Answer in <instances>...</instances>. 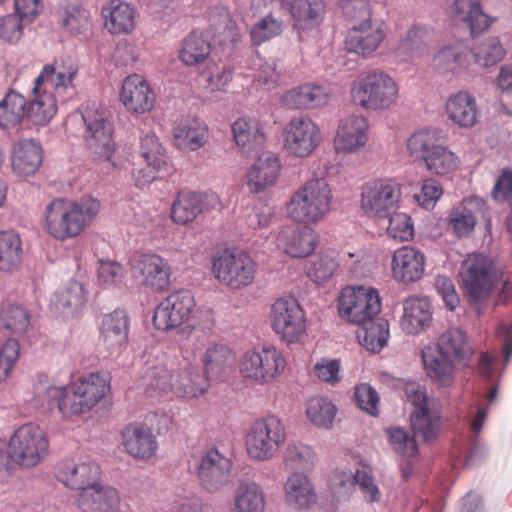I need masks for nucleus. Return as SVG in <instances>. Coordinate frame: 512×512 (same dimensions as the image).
<instances>
[{"label": "nucleus", "mask_w": 512, "mask_h": 512, "mask_svg": "<svg viewBox=\"0 0 512 512\" xmlns=\"http://www.w3.org/2000/svg\"><path fill=\"white\" fill-rule=\"evenodd\" d=\"M77 73L78 67L72 63L44 65L34 79L29 101L12 89L0 101V127L13 128L25 119L38 126L46 125L56 114L57 102H65L74 93Z\"/></svg>", "instance_id": "f257e3e1"}, {"label": "nucleus", "mask_w": 512, "mask_h": 512, "mask_svg": "<svg viewBox=\"0 0 512 512\" xmlns=\"http://www.w3.org/2000/svg\"><path fill=\"white\" fill-rule=\"evenodd\" d=\"M211 31L205 36L202 32L193 31L183 41L179 52L180 60L188 65L203 62L211 52L212 36L215 43L220 45L233 44L238 36L235 22L231 19L229 11L224 7H215L210 12Z\"/></svg>", "instance_id": "f03ea898"}, {"label": "nucleus", "mask_w": 512, "mask_h": 512, "mask_svg": "<svg viewBox=\"0 0 512 512\" xmlns=\"http://www.w3.org/2000/svg\"><path fill=\"white\" fill-rule=\"evenodd\" d=\"M500 278L493 261L482 253L469 254L461 263L460 279L468 302L478 314L483 311V304L490 298Z\"/></svg>", "instance_id": "7ed1b4c3"}, {"label": "nucleus", "mask_w": 512, "mask_h": 512, "mask_svg": "<svg viewBox=\"0 0 512 512\" xmlns=\"http://www.w3.org/2000/svg\"><path fill=\"white\" fill-rule=\"evenodd\" d=\"M332 194L324 178L306 181L288 204V214L294 221L314 223L321 220L330 210Z\"/></svg>", "instance_id": "20e7f679"}, {"label": "nucleus", "mask_w": 512, "mask_h": 512, "mask_svg": "<svg viewBox=\"0 0 512 512\" xmlns=\"http://www.w3.org/2000/svg\"><path fill=\"white\" fill-rule=\"evenodd\" d=\"M286 439L285 426L273 415L257 419L246 435V450L249 457L256 461L272 459Z\"/></svg>", "instance_id": "39448f33"}, {"label": "nucleus", "mask_w": 512, "mask_h": 512, "mask_svg": "<svg viewBox=\"0 0 512 512\" xmlns=\"http://www.w3.org/2000/svg\"><path fill=\"white\" fill-rule=\"evenodd\" d=\"M397 95L395 81L387 73L376 70L361 77L351 89L354 103L370 110L388 108Z\"/></svg>", "instance_id": "423d86ee"}, {"label": "nucleus", "mask_w": 512, "mask_h": 512, "mask_svg": "<svg viewBox=\"0 0 512 512\" xmlns=\"http://www.w3.org/2000/svg\"><path fill=\"white\" fill-rule=\"evenodd\" d=\"M48 447L44 430L37 424L27 423L16 429L10 437L8 455L16 464L31 468L45 458Z\"/></svg>", "instance_id": "0eeeda50"}, {"label": "nucleus", "mask_w": 512, "mask_h": 512, "mask_svg": "<svg viewBox=\"0 0 512 512\" xmlns=\"http://www.w3.org/2000/svg\"><path fill=\"white\" fill-rule=\"evenodd\" d=\"M381 310V299L372 287L347 286L338 298V312L343 318L355 324L374 319Z\"/></svg>", "instance_id": "6e6552de"}, {"label": "nucleus", "mask_w": 512, "mask_h": 512, "mask_svg": "<svg viewBox=\"0 0 512 512\" xmlns=\"http://www.w3.org/2000/svg\"><path fill=\"white\" fill-rule=\"evenodd\" d=\"M213 270L219 281L240 289L253 282L256 265L247 253L226 249L214 260Z\"/></svg>", "instance_id": "1a4fd4ad"}, {"label": "nucleus", "mask_w": 512, "mask_h": 512, "mask_svg": "<svg viewBox=\"0 0 512 512\" xmlns=\"http://www.w3.org/2000/svg\"><path fill=\"white\" fill-rule=\"evenodd\" d=\"M286 367L282 353L273 346L247 352L240 365L241 373L257 384H265L280 375Z\"/></svg>", "instance_id": "9d476101"}, {"label": "nucleus", "mask_w": 512, "mask_h": 512, "mask_svg": "<svg viewBox=\"0 0 512 512\" xmlns=\"http://www.w3.org/2000/svg\"><path fill=\"white\" fill-rule=\"evenodd\" d=\"M271 325L287 343H296L306 329L305 314L294 298H279L271 306Z\"/></svg>", "instance_id": "9b49d317"}, {"label": "nucleus", "mask_w": 512, "mask_h": 512, "mask_svg": "<svg viewBox=\"0 0 512 512\" xmlns=\"http://www.w3.org/2000/svg\"><path fill=\"white\" fill-rule=\"evenodd\" d=\"M401 197L400 186L391 180L379 179L362 188L361 207L368 216L386 218L397 207Z\"/></svg>", "instance_id": "f8f14e48"}, {"label": "nucleus", "mask_w": 512, "mask_h": 512, "mask_svg": "<svg viewBox=\"0 0 512 512\" xmlns=\"http://www.w3.org/2000/svg\"><path fill=\"white\" fill-rule=\"evenodd\" d=\"M129 264L132 277L140 285L156 292L168 289L171 269L164 258L156 254H135Z\"/></svg>", "instance_id": "ddd939ff"}, {"label": "nucleus", "mask_w": 512, "mask_h": 512, "mask_svg": "<svg viewBox=\"0 0 512 512\" xmlns=\"http://www.w3.org/2000/svg\"><path fill=\"white\" fill-rule=\"evenodd\" d=\"M320 140V129L309 117H294L283 130L284 148L296 157L309 156L319 145Z\"/></svg>", "instance_id": "4468645a"}, {"label": "nucleus", "mask_w": 512, "mask_h": 512, "mask_svg": "<svg viewBox=\"0 0 512 512\" xmlns=\"http://www.w3.org/2000/svg\"><path fill=\"white\" fill-rule=\"evenodd\" d=\"M409 399L414 407L410 415L413 434L423 442H433L441 432L440 412L430 406L426 393L419 388L409 392Z\"/></svg>", "instance_id": "2eb2a0df"}, {"label": "nucleus", "mask_w": 512, "mask_h": 512, "mask_svg": "<svg viewBox=\"0 0 512 512\" xmlns=\"http://www.w3.org/2000/svg\"><path fill=\"white\" fill-rule=\"evenodd\" d=\"M81 118L85 124V139L89 150L95 158L110 161L114 148L111 126L103 112L97 108L85 107L81 109Z\"/></svg>", "instance_id": "dca6fc26"}, {"label": "nucleus", "mask_w": 512, "mask_h": 512, "mask_svg": "<svg viewBox=\"0 0 512 512\" xmlns=\"http://www.w3.org/2000/svg\"><path fill=\"white\" fill-rule=\"evenodd\" d=\"M194 297L189 290H180L162 300L155 309L153 323L157 330H170L181 326L189 319Z\"/></svg>", "instance_id": "f3484780"}, {"label": "nucleus", "mask_w": 512, "mask_h": 512, "mask_svg": "<svg viewBox=\"0 0 512 512\" xmlns=\"http://www.w3.org/2000/svg\"><path fill=\"white\" fill-rule=\"evenodd\" d=\"M231 469V460L216 448L203 453L195 464L199 482L208 492L218 491L228 484Z\"/></svg>", "instance_id": "a211bd4d"}, {"label": "nucleus", "mask_w": 512, "mask_h": 512, "mask_svg": "<svg viewBox=\"0 0 512 512\" xmlns=\"http://www.w3.org/2000/svg\"><path fill=\"white\" fill-rule=\"evenodd\" d=\"M110 389V378L104 373H90L70 387L72 415L90 411Z\"/></svg>", "instance_id": "6ab92c4d"}, {"label": "nucleus", "mask_w": 512, "mask_h": 512, "mask_svg": "<svg viewBox=\"0 0 512 512\" xmlns=\"http://www.w3.org/2000/svg\"><path fill=\"white\" fill-rule=\"evenodd\" d=\"M32 404L43 411H58L64 416L72 415L70 388L57 384L45 374H38L33 385Z\"/></svg>", "instance_id": "aec40b11"}, {"label": "nucleus", "mask_w": 512, "mask_h": 512, "mask_svg": "<svg viewBox=\"0 0 512 512\" xmlns=\"http://www.w3.org/2000/svg\"><path fill=\"white\" fill-rule=\"evenodd\" d=\"M385 36V22L372 17L353 24L345 38V46L349 52L369 56L379 48Z\"/></svg>", "instance_id": "412c9836"}, {"label": "nucleus", "mask_w": 512, "mask_h": 512, "mask_svg": "<svg viewBox=\"0 0 512 512\" xmlns=\"http://www.w3.org/2000/svg\"><path fill=\"white\" fill-rule=\"evenodd\" d=\"M470 49L462 42L443 46L434 55V68L447 78L465 74L470 66Z\"/></svg>", "instance_id": "4be33fe9"}, {"label": "nucleus", "mask_w": 512, "mask_h": 512, "mask_svg": "<svg viewBox=\"0 0 512 512\" xmlns=\"http://www.w3.org/2000/svg\"><path fill=\"white\" fill-rule=\"evenodd\" d=\"M425 271V256L417 248L403 246L394 251L392 273L397 281L413 283L420 280Z\"/></svg>", "instance_id": "5701e85b"}, {"label": "nucleus", "mask_w": 512, "mask_h": 512, "mask_svg": "<svg viewBox=\"0 0 512 512\" xmlns=\"http://www.w3.org/2000/svg\"><path fill=\"white\" fill-rule=\"evenodd\" d=\"M67 221L66 240L74 238L89 227L100 211V202L91 197L85 196L76 201L66 199Z\"/></svg>", "instance_id": "b1692460"}, {"label": "nucleus", "mask_w": 512, "mask_h": 512, "mask_svg": "<svg viewBox=\"0 0 512 512\" xmlns=\"http://www.w3.org/2000/svg\"><path fill=\"white\" fill-rule=\"evenodd\" d=\"M77 504L83 512H117L120 496L114 487L95 482L79 493Z\"/></svg>", "instance_id": "393cba45"}, {"label": "nucleus", "mask_w": 512, "mask_h": 512, "mask_svg": "<svg viewBox=\"0 0 512 512\" xmlns=\"http://www.w3.org/2000/svg\"><path fill=\"white\" fill-rule=\"evenodd\" d=\"M120 99L128 110L145 113L153 108L155 94L142 76L132 74L123 81Z\"/></svg>", "instance_id": "a878e982"}, {"label": "nucleus", "mask_w": 512, "mask_h": 512, "mask_svg": "<svg viewBox=\"0 0 512 512\" xmlns=\"http://www.w3.org/2000/svg\"><path fill=\"white\" fill-rule=\"evenodd\" d=\"M129 319L125 310L116 309L107 314L102 321L101 341L111 354H119L127 345Z\"/></svg>", "instance_id": "bb28decb"}, {"label": "nucleus", "mask_w": 512, "mask_h": 512, "mask_svg": "<svg viewBox=\"0 0 512 512\" xmlns=\"http://www.w3.org/2000/svg\"><path fill=\"white\" fill-rule=\"evenodd\" d=\"M279 157L270 151L262 152L247 173V184L253 193H260L275 184L280 175Z\"/></svg>", "instance_id": "cd10ccee"}, {"label": "nucleus", "mask_w": 512, "mask_h": 512, "mask_svg": "<svg viewBox=\"0 0 512 512\" xmlns=\"http://www.w3.org/2000/svg\"><path fill=\"white\" fill-rule=\"evenodd\" d=\"M445 114L454 125L467 129L476 125L480 111L472 94L467 91H458L447 98Z\"/></svg>", "instance_id": "c85d7f7f"}, {"label": "nucleus", "mask_w": 512, "mask_h": 512, "mask_svg": "<svg viewBox=\"0 0 512 512\" xmlns=\"http://www.w3.org/2000/svg\"><path fill=\"white\" fill-rule=\"evenodd\" d=\"M368 123L364 116L351 115L341 120L337 134L334 138V146L337 152L348 153L367 142Z\"/></svg>", "instance_id": "c756f323"}, {"label": "nucleus", "mask_w": 512, "mask_h": 512, "mask_svg": "<svg viewBox=\"0 0 512 512\" xmlns=\"http://www.w3.org/2000/svg\"><path fill=\"white\" fill-rule=\"evenodd\" d=\"M278 247L291 257L301 258L316 247V235L308 226H287L278 234Z\"/></svg>", "instance_id": "7c9ffc66"}, {"label": "nucleus", "mask_w": 512, "mask_h": 512, "mask_svg": "<svg viewBox=\"0 0 512 512\" xmlns=\"http://www.w3.org/2000/svg\"><path fill=\"white\" fill-rule=\"evenodd\" d=\"M424 370L435 383L449 387L454 382L456 363L446 357L433 344L425 346L421 351Z\"/></svg>", "instance_id": "2f4dec72"}, {"label": "nucleus", "mask_w": 512, "mask_h": 512, "mask_svg": "<svg viewBox=\"0 0 512 512\" xmlns=\"http://www.w3.org/2000/svg\"><path fill=\"white\" fill-rule=\"evenodd\" d=\"M100 475L99 465L87 460L79 463L65 462L58 469V479L66 487L83 491L97 482Z\"/></svg>", "instance_id": "473e14b6"}, {"label": "nucleus", "mask_w": 512, "mask_h": 512, "mask_svg": "<svg viewBox=\"0 0 512 512\" xmlns=\"http://www.w3.org/2000/svg\"><path fill=\"white\" fill-rule=\"evenodd\" d=\"M446 357L461 366L468 365L473 349L466 333L460 328H450L443 332L433 343Z\"/></svg>", "instance_id": "72a5a7b5"}, {"label": "nucleus", "mask_w": 512, "mask_h": 512, "mask_svg": "<svg viewBox=\"0 0 512 512\" xmlns=\"http://www.w3.org/2000/svg\"><path fill=\"white\" fill-rule=\"evenodd\" d=\"M287 8L294 21V27L309 30L318 27L326 12L324 0H289Z\"/></svg>", "instance_id": "f704fd0d"}, {"label": "nucleus", "mask_w": 512, "mask_h": 512, "mask_svg": "<svg viewBox=\"0 0 512 512\" xmlns=\"http://www.w3.org/2000/svg\"><path fill=\"white\" fill-rule=\"evenodd\" d=\"M122 438L127 452L136 458H150L158 447L156 437L151 430L138 424L126 426Z\"/></svg>", "instance_id": "c9c22d12"}, {"label": "nucleus", "mask_w": 512, "mask_h": 512, "mask_svg": "<svg viewBox=\"0 0 512 512\" xmlns=\"http://www.w3.org/2000/svg\"><path fill=\"white\" fill-rule=\"evenodd\" d=\"M432 320L431 305L427 298L409 297L403 303L400 323L408 334H418Z\"/></svg>", "instance_id": "e433bc0d"}, {"label": "nucleus", "mask_w": 512, "mask_h": 512, "mask_svg": "<svg viewBox=\"0 0 512 512\" xmlns=\"http://www.w3.org/2000/svg\"><path fill=\"white\" fill-rule=\"evenodd\" d=\"M42 163V148L34 139L18 141L12 152V167L21 176L33 175Z\"/></svg>", "instance_id": "4c0bfd02"}, {"label": "nucleus", "mask_w": 512, "mask_h": 512, "mask_svg": "<svg viewBox=\"0 0 512 512\" xmlns=\"http://www.w3.org/2000/svg\"><path fill=\"white\" fill-rule=\"evenodd\" d=\"M173 136L178 147L196 151L206 142L207 127L198 118L185 116L176 122Z\"/></svg>", "instance_id": "58836bf2"}, {"label": "nucleus", "mask_w": 512, "mask_h": 512, "mask_svg": "<svg viewBox=\"0 0 512 512\" xmlns=\"http://www.w3.org/2000/svg\"><path fill=\"white\" fill-rule=\"evenodd\" d=\"M452 10L473 37L484 32L493 22V19L483 12L481 0H454Z\"/></svg>", "instance_id": "ea45409f"}, {"label": "nucleus", "mask_w": 512, "mask_h": 512, "mask_svg": "<svg viewBox=\"0 0 512 512\" xmlns=\"http://www.w3.org/2000/svg\"><path fill=\"white\" fill-rule=\"evenodd\" d=\"M431 38L430 28L426 25H412L394 48L395 57L407 62L419 56L427 47Z\"/></svg>", "instance_id": "a19ab883"}, {"label": "nucleus", "mask_w": 512, "mask_h": 512, "mask_svg": "<svg viewBox=\"0 0 512 512\" xmlns=\"http://www.w3.org/2000/svg\"><path fill=\"white\" fill-rule=\"evenodd\" d=\"M231 129L236 145L244 154L251 155L264 143L265 136L261 125L254 118H239L232 124Z\"/></svg>", "instance_id": "79ce46f5"}, {"label": "nucleus", "mask_w": 512, "mask_h": 512, "mask_svg": "<svg viewBox=\"0 0 512 512\" xmlns=\"http://www.w3.org/2000/svg\"><path fill=\"white\" fill-rule=\"evenodd\" d=\"M208 389V378L198 368L186 363L172 379V390L177 396L196 398Z\"/></svg>", "instance_id": "37998d69"}, {"label": "nucleus", "mask_w": 512, "mask_h": 512, "mask_svg": "<svg viewBox=\"0 0 512 512\" xmlns=\"http://www.w3.org/2000/svg\"><path fill=\"white\" fill-rule=\"evenodd\" d=\"M86 300L83 284L71 281L63 289L54 293L50 305L55 313L64 317H72L84 306Z\"/></svg>", "instance_id": "c03bdc74"}, {"label": "nucleus", "mask_w": 512, "mask_h": 512, "mask_svg": "<svg viewBox=\"0 0 512 512\" xmlns=\"http://www.w3.org/2000/svg\"><path fill=\"white\" fill-rule=\"evenodd\" d=\"M328 93L319 85H302L287 91L281 103L288 109L316 108L327 102Z\"/></svg>", "instance_id": "a18cd8bd"}, {"label": "nucleus", "mask_w": 512, "mask_h": 512, "mask_svg": "<svg viewBox=\"0 0 512 512\" xmlns=\"http://www.w3.org/2000/svg\"><path fill=\"white\" fill-rule=\"evenodd\" d=\"M265 493L255 481H240L235 492L230 512H264Z\"/></svg>", "instance_id": "49530a36"}, {"label": "nucleus", "mask_w": 512, "mask_h": 512, "mask_svg": "<svg viewBox=\"0 0 512 512\" xmlns=\"http://www.w3.org/2000/svg\"><path fill=\"white\" fill-rule=\"evenodd\" d=\"M285 496L290 506L296 509L309 507L316 500L314 487L310 479L303 473H292L285 485Z\"/></svg>", "instance_id": "de8ad7c7"}, {"label": "nucleus", "mask_w": 512, "mask_h": 512, "mask_svg": "<svg viewBox=\"0 0 512 512\" xmlns=\"http://www.w3.org/2000/svg\"><path fill=\"white\" fill-rule=\"evenodd\" d=\"M170 371L162 363L148 360L140 373V388L150 396L172 390Z\"/></svg>", "instance_id": "09e8293b"}, {"label": "nucleus", "mask_w": 512, "mask_h": 512, "mask_svg": "<svg viewBox=\"0 0 512 512\" xmlns=\"http://www.w3.org/2000/svg\"><path fill=\"white\" fill-rule=\"evenodd\" d=\"M104 25L113 34L128 33L134 28V10L121 0H112L102 8Z\"/></svg>", "instance_id": "8fccbe9b"}, {"label": "nucleus", "mask_w": 512, "mask_h": 512, "mask_svg": "<svg viewBox=\"0 0 512 512\" xmlns=\"http://www.w3.org/2000/svg\"><path fill=\"white\" fill-rule=\"evenodd\" d=\"M205 198L200 193L180 191L171 208L172 219L183 225L195 220L205 209Z\"/></svg>", "instance_id": "3c124183"}, {"label": "nucleus", "mask_w": 512, "mask_h": 512, "mask_svg": "<svg viewBox=\"0 0 512 512\" xmlns=\"http://www.w3.org/2000/svg\"><path fill=\"white\" fill-rule=\"evenodd\" d=\"M444 142L443 131L437 128H424L414 132L407 140L410 155L425 162L436 147Z\"/></svg>", "instance_id": "603ef678"}, {"label": "nucleus", "mask_w": 512, "mask_h": 512, "mask_svg": "<svg viewBox=\"0 0 512 512\" xmlns=\"http://www.w3.org/2000/svg\"><path fill=\"white\" fill-rule=\"evenodd\" d=\"M362 331L358 334L361 345L367 350L380 352L389 339V323L384 318H376L361 323Z\"/></svg>", "instance_id": "864d4df0"}, {"label": "nucleus", "mask_w": 512, "mask_h": 512, "mask_svg": "<svg viewBox=\"0 0 512 512\" xmlns=\"http://www.w3.org/2000/svg\"><path fill=\"white\" fill-rule=\"evenodd\" d=\"M202 363L208 379H218L225 374L234 361L231 350L223 344H213L203 354Z\"/></svg>", "instance_id": "5fc2aeb1"}, {"label": "nucleus", "mask_w": 512, "mask_h": 512, "mask_svg": "<svg viewBox=\"0 0 512 512\" xmlns=\"http://www.w3.org/2000/svg\"><path fill=\"white\" fill-rule=\"evenodd\" d=\"M20 236L13 230L0 231V270L11 271L22 259Z\"/></svg>", "instance_id": "6e6d98bb"}, {"label": "nucleus", "mask_w": 512, "mask_h": 512, "mask_svg": "<svg viewBox=\"0 0 512 512\" xmlns=\"http://www.w3.org/2000/svg\"><path fill=\"white\" fill-rule=\"evenodd\" d=\"M67 205L66 199L56 198L45 208V227L55 239L66 240Z\"/></svg>", "instance_id": "4d7b16f0"}, {"label": "nucleus", "mask_w": 512, "mask_h": 512, "mask_svg": "<svg viewBox=\"0 0 512 512\" xmlns=\"http://www.w3.org/2000/svg\"><path fill=\"white\" fill-rule=\"evenodd\" d=\"M473 56L474 62L481 67L487 68L494 66L502 61L506 55L498 37H488L482 43L470 50V56Z\"/></svg>", "instance_id": "13d9d810"}, {"label": "nucleus", "mask_w": 512, "mask_h": 512, "mask_svg": "<svg viewBox=\"0 0 512 512\" xmlns=\"http://www.w3.org/2000/svg\"><path fill=\"white\" fill-rule=\"evenodd\" d=\"M337 413L336 406L325 397H315L308 401L306 415L318 427L330 428Z\"/></svg>", "instance_id": "bf43d9fd"}, {"label": "nucleus", "mask_w": 512, "mask_h": 512, "mask_svg": "<svg viewBox=\"0 0 512 512\" xmlns=\"http://www.w3.org/2000/svg\"><path fill=\"white\" fill-rule=\"evenodd\" d=\"M316 453L303 443L289 444L285 451V465L292 470L309 471L316 463Z\"/></svg>", "instance_id": "052dcab7"}, {"label": "nucleus", "mask_w": 512, "mask_h": 512, "mask_svg": "<svg viewBox=\"0 0 512 512\" xmlns=\"http://www.w3.org/2000/svg\"><path fill=\"white\" fill-rule=\"evenodd\" d=\"M30 325V313L21 305H9L0 311V327L13 334H20Z\"/></svg>", "instance_id": "680f3d73"}, {"label": "nucleus", "mask_w": 512, "mask_h": 512, "mask_svg": "<svg viewBox=\"0 0 512 512\" xmlns=\"http://www.w3.org/2000/svg\"><path fill=\"white\" fill-rule=\"evenodd\" d=\"M447 225L458 238L467 237L474 231L476 217L470 208L461 204L450 210Z\"/></svg>", "instance_id": "e2e57ef3"}, {"label": "nucleus", "mask_w": 512, "mask_h": 512, "mask_svg": "<svg viewBox=\"0 0 512 512\" xmlns=\"http://www.w3.org/2000/svg\"><path fill=\"white\" fill-rule=\"evenodd\" d=\"M428 171L437 175H445L458 167L459 159L451 150H449L444 142L436 147L434 152L428 156L424 162Z\"/></svg>", "instance_id": "0e129e2a"}, {"label": "nucleus", "mask_w": 512, "mask_h": 512, "mask_svg": "<svg viewBox=\"0 0 512 512\" xmlns=\"http://www.w3.org/2000/svg\"><path fill=\"white\" fill-rule=\"evenodd\" d=\"M388 443L391 449L398 455L405 458H413L418 452V444L415 435H410L407 430L401 427L386 429Z\"/></svg>", "instance_id": "69168bd1"}, {"label": "nucleus", "mask_w": 512, "mask_h": 512, "mask_svg": "<svg viewBox=\"0 0 512 512\" xmlns=\"http://www.w3.org/2000/svg\"><path fill=\"white\" fill-rule=\"evenodd\" d=\"M332 496L337 502H345L351 497L355 487V474L351 471H334L329 478Z\"/></svg>", "instance_id": "338daca9"}, {"label": "nucleus", "mask_w": 512, "mask_h": 512, "mask_svg": "<svg viewBox=\"0 0 512 512\" xmlns=\"http://www.w3.org/2000/svg\"><path fill=\"white\" fill-rule=\"evenodd\" d=\"M338 267V261L334 252L321 254L313 260L307 270V275L315 282L328 280Z\"/></svg>", "instance_id": "774afa93"}]
</instances>
